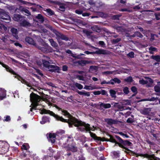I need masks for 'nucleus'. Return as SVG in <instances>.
<instances>
[{
	"mask_svg": "<svg viewBox=\"0 0 160 160\" xmlns=\"http://www.w3.org/2000/svg\"><path fill=\"white\" fill-rule=\"evenodd\" d=\"M57 108L59 110H61L62 114L66 117L68 118L67 120H68L69 126L70 128L72 127L73 125L77 127L78 131L81 132L88 131L91 129L90 128V124L86 123L85 122L79 120L75 117L72 115L66 110L62 109L57 106Z\"/></svg>",
	"mask_w": 160,
	"mask_h": 160,
	"instance_id": "f257e3e1",
	"label": "nucleus"
},
{
	"mask_svg": "<svg viewBox=\"0 0 160 160\" xmlns=\"http://www.w3.org/2000/svg\"><path fill=\"white\" fill-rule=\"evenodd\" d=\"M67 139L63 138L60 141L63 144L68 146V149L73 152H75L78 151V148L76 146V143L74 141L73 137L71 135H68Z\"/></svg>",
	"mask_w": 160,
	"mask_h": 160,
	"instance_id": "f03ea898",
	"label": "nucleus"
},
{
	"mask_svg": "<svg viewBox=\"0 0 160 160\" xmlns=\"http://www.w3.org/2000/svg\"><path fill=\"white\" fill-rule=\"evenodd\" d=\"M115 137L119 141V142H117L116 144H117L119 147L127 151H130L128 147H131L132 146L133 144L131 142L128 140H124L117 135H115Z\"/></svg>",
	"mask_w": 160,
	"mask_h": 160,
	"instance_id": "7ed1b4c3",
	"label": "nucleus"
},
{
	"mask_svg": "<svg viewBox=\"0 0 160 160\" xmlns=\"http://www.w3.org/2000/svg\"><path fill=\"white\" fill-rule=\"evenodd\" d=\"M46 28H49L56 35V38L57 39L59 43L60 44V42L59 40L61 39L62 40L67 41L69 40V38L66 36L60 33L56 30L53 28L52 27L48 24H44Z\"/></svg>",
	"mask_w": 160,
	"mask_h": 160,
	"instance_id": "20e7f679",
	"label": "nucleus"
},
{
	"mask_svg": "<svg viewBox=\"0 0 160 160\" xmlns=\"http://www.w3.org/2000/svg\"><path fill=\"white\" fill-rule=\"evenodd\" d=\"M42 61L43 67L49 70H60V69L59 67L56 65H50L51 62H49L44 59H42Z\"/></svg>",
	"mask_w": 160,
	"mask_h": 160,
	"instance_id": "39448f33",
	"label": "nucleus"
},
{
	"mask_svg": "<svg viewBox=\"0 0 160 160\" xmlns=\"http://www.w3.org/2000/svg\"><path fill=\"white\" fill-rule=\"evenodd\" d=\"M30 97L32 103H41V102H42L40 96L33 92H32L30 94Z\"/></svg>",
	"mask_w": 160,
	"mask_h": 160,
	"instance_id": "423d86ee",
	"label": "nucleus"
},
{
	"mask_svg": "<svg viewBox=\"0 0 160 160\" xmlns=\"http://www.w3.org/2000/svg\"><path fill=\"white\" fill-rule=\"evenodd\" d=\"M9 71L11 74H12L14 75H15L16 76H15V78H17L20 81H21V82L23 84H24L25 85H26L27 86L29 87H31V85L30 83H29L27 81L25 80L24 79H23L22 77H21L17 73L15 72L14 71Z\"/></svg>",
	"mask_w": 160,
	"mask_h": 160,
	"instance_id": "0eeeda50",
	"label": "nucleus"
},
{
	"mask_svg": "<svg viewBox=\"0 0 160 160\" xmlns=\"http://www.w3.org/2000/svg\"><path fill=\"white\" fill-rule=\"evenodd\" d=\"M35 47L44 53H47L51 52V48L45 43L42 44L41 46L37 44Z\"/></svg>",
	"mask_w": 160,
	"mask_h": 160,
	"instance_id": "6e6552de",
	"label": "nucleus"
},
{
	"mask_svg": "<svg viewBox=\"0 0 160 160\" xmlns=\"http://www.w3.org/2000/svg\"><path fill=\"white\" fill-rule=\"evenodd\" d=\"M0 18L6 22H8L10 21L11 19L9 15L4 11H0Z\"/></svg>",
	"mask_w": 160,
	"mask_h": 160,
	"instance_id": "1a4fd4ad",
	"label": "nucleus"
},
{
	"mask_svg": "<svg viewBox=\"0 0 160 160\" xmlns=\"http://www.w3.org/2000/svg\"><path fill=\"white\" fill-rule=\"evenodd\" d=\"M2 146L1 148L0 149V154L1 155L4 154L6 153L8 150L9 144L7 142H5Z\"/></svg>",
	"mask_w": 160,
	"mask_h": 160,
	"instance_id": "9d476101",
	"label": "nucleus"
},
{
	"mask_svg": "<svg viewBox=\"0 0 160 160\" xmlns=\"http://www.w3.org/2000/svg\"><path fill=\"white\" fill-rule=\"evenodd\" d=\"M51 116H53L58 121L64 123H67L69 124L68 120L64 118L62 116H60L57 114H56L53 112Z\"/></svg>",
	"mask_w": 160,
	"mask_h": 160,
	"instance_id": "9b49d317",
	"label": "nucleus"
},
{
	"mask_svg": "<svg viewBox=\"0 0 160 160\" xmlns=\"http://www.w3.org/2000/svg\"><path fill=\"white\" fill-rule=\"evenodd\" d=\"M104 122L108 125L111 126L112 124H116L118 123V121L111 118H105Z\"/></svg>",
	"mask_w": 160,
	"mask_h": 160,
	"instance_id": "f8f14e48",
	"label": "nucleus"
},
{
	"mask_svg": "<svg viewBox=\"0 0 160 160\" xmlns=\"http://www.w3.org/2000/svg\"><path fill=\"white\" fill-rule=\"evenodd\" d=\"M10 31L12 32V35L17 40L19 38L18 36V31L17 29L13 27H11L10 29Z\"/></svg>",
	"mask_w": 160,
	"mask_h": 160,
	"instance_id": "ddd939ff",
	"label": "nucleus"
},
{
	"mask_svg": "<svg viewBox=\"0 0 160 160\" xmlns=\"http://www.w3.org/2000/svg\"><path fill=\"white\" fill-rule=\"evenodd\" d=\"M35 18L38 20V22L40 23H42L44 21L46 22V21H47L48 22H49V21L46 19H44V17L41 14H38L35 17Z\"/></svg>",
	"mask_w": 160,
	"mask_h": 160,
	"instance_id": "4468645a",
	"label": "nucleus"
},
{
	"mask_svg": "<svg viewBox=\"0 0 160 160\" xmlns=\"http://www.w3.org/2000/svg\"><path fill=\"white\" fill-rule=\"evenodd\" d=\"M48 134H47V136L49 138V140H50L52 143H54L55 141V138L56 137V135L54 133H50L48 136Z\"/></svg>",
	"mask_w": 160,
	"mask_h": 160,
	"instance_id": "2eb2a0df",
	"label": "nucleus"
},
{
	"mask_svg": "<svg viewBox=\"0 0 160 160\" xmlns=\"http://www.w3.org/2000/svg\"><path fill=\"white\" fill-rule=\"evenodd\" d=\"M136 155L137 157L138 156H140L141 157H143L144 158H147L148 160L152 158H153V155H150L147 153L144 154H139L136 153Z\"/></svg>",
	"mask_w": 160,
	"mask_h": 160,
	"instance_id": "dca6fc26",
	"label": "nucleus"
},
{
	"mask_svg": "<svg viewBox=\"0 0 160 160\" xmlns=\"http://www.w3.org/2000/svg\"><path fill=\"white\" fill-rule=\"evenodd\" d=\"M151 111V108H146L141 110L140 111L141 113L145 115H148L149 114L150 111Z\"/></svg>",
	"mask_w": 160,
	"mask_h": 160,
	"instance_id": "f3484780",
	"label": "nucleus"
},
{
	"mask_svg": "<svg viewBox=\"0 0 160 160\" xmlns=\"http://www.w3.org/2000/svg\"><path fill=\"white\" fill-rule=\"evenodd\" d=\"M25 41L26 42H27L29 44L33 45L35 47L37 44L35 42L32 38L29 37H26L25 38Z\"/></svg>",
	"mask_w": 160,
	"mask_h": 160,
	"instance_id": "a211bd4d",
	"label": "nucleus"
},
{
	"mask_svg": "<svg viewBox=\"0 0 160 160\" xmlns=\"http://www.w3.org/2000/svg\"><path fill=\"white\" fill-rule=\"evenodd\" d=\"M98 50L94 52L95 54H102L103 55L107 54H108V51L105 50L99 49Z\"/></svg>",
	"mask_w": 160,
	"mask_h": 160,
	"instance_id": "6ab92c4d",
	"label": "nucleus"
},
{
	"mask_svg": "<svg viewBox=\"0 0 160 160\" xmlns=\"http://www.w3.org/2000/svg\"><path fill=\"white\" fill-rule=\"evenodd\" d=\"M21 26L24 27H30L31 26V24L26 20H24L21 21L20 23Z\"/></svg>",
	"mask_w": 160,
	"mask_h": 160,
	"instance_id": "aec40b11",
	"label": "nucleus"
},
{
	"mask_svg": "<svg viewBox=\"0 0 160 160\" xmlns=\"http://www.w3.org/2000/svg\"><path fill=\"white\" fill-rule=\"evenodd\" d=\"M6 91L4 89L1 88L0 89V100H2L6 97Z\"/></svg>",
	"mask_w": 160,
	"mask_h": 160,
	"instance_id": "412c9836",
	"label": "nucleus"
},
{
	"mask_svg": "<svg viewBox=\"0 0 160 160\" xmlns=\"http://www.w3.org/2000/svg\"><path fill=\"white\" fill-rule=\"evenodd\" d=\"M50 42L51 45L56 49H58V44L55 42L54 40L52 38H50L48 39Z\"/></svg>",
	"mask_w": 160,
	"mask_h": 160,
	"instance_id": "4be33fe9",
	"label": "nucleus"
},
{
	"mask_svg": "<svg viewBox=\"0 0 160 160\" xmlns=\"http://www.w3.org/2000/svg\"><path fill=\"white\" fill-rule=\"evenodd\" d=\"M110 82H112L111 83V84L113 85L114 83H117V84H120L121 83V81L119 79L117 78H112L110 80Z\"/></svg>",
	"mask_w": 160,
	"mask_h": 160,
	"instance_id": "5701e85b",
	"label": "nucleus"
},
{
	"mask_svg": "<svg viewBox=\"0 0 160 160\" xmlns=\"http://www.w3.org/2000/svg\"><path fill=\"white\" fill-rule=\"evenodd\" d=\"M40 111H41L40 113L41 114H48L50 115L51 116H52L53 112L50 111L49 110H47L43 108L42 110H41Z\"/></svg>",
	"mask_w": 160,
	"mask_h": 160,
	"instance_id": "b1692460",
	"label": "nucleus"
},
{
	"mask_svg": "<svg viewBox=\"0 0 160 160\" xmlns=\"http://www.w3.org/2000/svg\"><path fill=\"white\" fill-rule=\"evenodd\" d=\"M47 122H49V118L47 116H43L40 123L42 124H43Z\"/></svg>",
	"mask_w": 160,
	"mask_h": 160,
	"instance_id": "393cba45",
	"label": "nucleus"
},
{
	"mask_svg": "<svg viewBox=\"0 0 160 160\" xmlns=\"http://www.w3.org/2000/svg\"><path fill=\"white\" fill-rule=\"evenodd\" d=\"M100 106L104 108L107 109L110 108L111 107V105L110 103H104L101 102L100 104Z\"/></svg>",
	"mask_w": 160,
	"mask_h": 160,
	"instance_id": "a878e982",
	"label": "nucleus"
},
{
	"mask_svg": "<svg viewBox=\"0 0 160 160\" xmlns=\"http://www.w3.org/2000/svg\"><path fill=\"white\" fill-rule=\"evenodd\" d=\"M110 95L112 98L115 99L116 98V91L113 89H110L109 91Z\"/></svg>",
	"mask_w": 160,
	"mask_h": 160,
	"instance_id": "bb28decb",
	"label": "nucleus"
},
{
	"mask_svg": "<svg viewBox=\"0 0 160 160\" xmlns=\"http://www.w3.org/2000/svg\"><path fill=\"white\" fill-rule=\"evenodd\" d=\"M30 147L29 144L27 143H24L22 145L21 147V149L22 150H25L26 151H28V149Z\"/></svg>",
	"mask_w": 160,
	"mask_h": 160,
	"instance_id": "cd10ccee",
	"label": "nucleus"
},
{
	"mask_svg": "<svg viewBox=\"0 0 160 160\" xmlns=\"http://www.w3.org/2000/svg\"><path fill=\"white\" fill-rule=\"evenodd\" d=\"M91 29L93 31L97 32H100L101 29L100 28L98 27L97 25H94L91 27Z\"/></svg>",
	"mask_w": 160,
	"mask_h": 160,
	"instance_id": "c85d7f7f",
	"label": "nucleus"
},
{
	"mask_svg": "<svg viewBox=\"0 0 160 160\" xmlns=\"http://www.w3.org/2000/svg\"><path fill=\"white\" fill-rule=\"evenodd\" d=\"M30 152L28 151H25L24 152L23 151L21 153L19 157L20 158H22L26 157L27 155L29 154Z\"/></svg>",
	"mask_w": 160,
	"mask_h": 160,
	"instance_id": "c756f323",
	"label": "nucleus"
},
{
	"mask_svg": "<svg viewBox=\"0 0 160 160\" xmlns=\"http://www.w3.org/2000/svg\"><path fill=\"white\" fill-rule=\"evenodd\" d=\"M109 136L110 138H109L110 142L112 143H115V145H118L117 144H116V143L119 142H117L114 137L111 135H109Z\"/></svg>",
	"mask_w": 160,
	"mask_h": 160,
	"instance_id": "7c9ffc66",
	"label": "nucleus"
},
{
	"mask_svg": "<svg viewBox=\"0 0 160 160\" xmlns=\"http://www.w3.org/2000/svg\"><path fill=\"white\" fill-rule=\"evenodd\" d=\"M32 108H33V109L36 110L40 109L39 108H37V107L38 106L41 105V103H32Z\"/></svg>",
	"mask_w": 160,
	"mask_h": 160,
	"instance_id": "2f4dec72",
	"label": "nucleus"
},
{
	"mask_svg": "<svg viewBox=\"0 0 160 160\" xmlns=\"http://www.w3.org/2000/svg\"><path fill=\"white\" fill-rule=\"evenodd\" d=\"M22 18L21 15L19 14H14L13 17V19L16 21H18Z\"/></svg>",
	"mask_w": 160,
	"mask_h": 160,
	"instance_id": "473e14b6",
	"label": "nucleus"
},
{
	"mask_svg": "<svg viewBox=\"0 0 160 160\" xmlns=\"http://www.w3.org/2000/svg\"><path fill=\"white\" fill-rule=\"evenodd\" d=\"M151 58L157 62H160V55H152L151 56Z\"/></svg>",
	"mask_w": 160,
	"mask_h": 160,
	"instance_id": "72a5a7b5",
	"label": "nucleus"
},
{
	"mask_svg": "<svg viewBox=\"0 0 160 160\" xmlns=\"http://www.w3.org/2000/svg\"><path fill=\"white\" fill-rule=\"evenodd\" d=\"M78 64L81 66H83L85 65L86 63H89V62L84 60H82L80 61H78Z\"/></svg>",
	"mask_w": 160,
	"mask_h": 160,
	"instance_id": "f704fd0d",
	"label": "nucleus"
},
{
	"mask_svg": "<svg viewBox=\"0 0 160 160\" xmlns=\"http://www.w3.org/2000/svg\"><path fill=\"white\" fill-rule=\"evenodd\" d=\"M155 101V98L154 97H152L151 98H148L143 99H142L141 101Z\"/></svg>",
	"mask_w": 160,
	"mask_h": 160,
	"instance_id": "c9c22d12",
	"label": "nucleus"
},
{
	"mask_svg": "<svg viewBox=\"0 0 160 160\" xmlns=\"http://www.w3.org/2000/svg\"><path fill=\"white\" fill-rule=\"evenodd\" d=\"M89 127H90V129H91V130H90V131H84V132H89V133L90 134V135H91V136L92 137H93V138H95V137L96 136V134H95V133H92L91 132H90V131H93V129L92 128H91V127L90 126V125L89 126Z\"/></svg>",
	"mask_w": 160,
	"mask_h": 160,
	"instance_id": "e433bc0d",
	"label": "nucleus"
},
{
	"mask_svg": "<svg viewBox=\"0 0 160 160\" xmlns=\"http://www.w3.org/2000/svg\"><path fill=\"white\" fill-rule=\"evenodd\" d=\"M124 80L127 82H132L133 79L132 77L129 76L127 77L126 78H125Z\"/></svg>",
	"mask_w": 160,
	"mask_h": 160,
	"instance_id": "4c0bfd02",
	"label": "nucleus"
},
{
	"mask_svg": "<svg viewBox=\"0 0 160 160\" xmlns=\"http://www.w3.org/2000/svg\"><path fill=\"white\" fill-rule=\"evenodd\" d=\"M157 49L156 48L152 47H150L149 49V52L152 54H153V52L156 51Z\"/></svg>",
	"mask_w": 160,
	"mask_h": 160,
	"instance_id": "58836bf2",
	"label": "nucleus"
},
{
	"mask_svg": "<svg viewBox=\"0 0 160 160\" xmlns=\"http://www.w3.org/2000/svg\"><path fill=\"white\" fill-rule=\"evenodd\" d=\"M45 11L48 13L49 15H52L54 14V12L50 9H47Z\"/></svg>",
	"mask_w": 160,
	"mask_h": 160,
	"instance_id": "ea45409f",
	"label": "nucleus"
},
{
	"mask_svg": "<svg viewBox=\"0 0 160 160\" xmlns=\"http://www.w3.org/2000/svg\"><path fill=\"white\" fill-rule=\"evenodd\" d=\"M75 78L78 79L79 80H84V77L82 75H76L75 76Z\"/></svg>",
	"mask_w": 160,
	"mask_h": 160,
	"instance_id": "a19ab883",
	"label": "nucleus"
},
{
	"mask_svg": "<svg viewBox=\"0 0 160 160\" xmlns=\"http://www.w3.org/2000/svg\"><path fill=\"white\" fill-rule=\"evenodd\" d=\"M121 14L113 15L112 17V19L113 20H119V17H121Z\"/></svg>",
	"mask_w": 160,
	"mask_h": 160,
	"instance_id": "79ce46f5",
	"label": "nucleus"
},
{
	"mask_svg": "<svg viewBox=\"0 0 160 160\" xmlns=\"http://www.w3.org/2000/svg\"><path fill=\"white\" fill-rule=\"evenodd\" d=\"M123 92L125 94H127L129 92L128 88L127 87H124L123 88Z\"/></svg>",
	"mask_w": 160,
	"mask_h": 160,
	"instance_id": "37998d69",
	"label": "nucleus"
},
{
	"mask_svg": "<svg viewBox=\"0 0 160 160\" xmlns=\"http://www.w3.org/2000/svg\"><path fill=\"white\" fill-rule=\"evenodd\" d=\"M75 85L79 89H82L83 87V86L82 85L78 82L75 83Z\"/></svg>",
	"mask_w": 160,
	"mask_h": 160,
	"instance_id": "c03bdc74",
	"label": "nucleus"
},
{
	"mask_svg": "<svg viewBox=\"0 0 160 160\" xmlns=\"http://www.w3.org/2000/svg\"><path fill=\"white\" fill-rule=\"evenodd\" d=\"M139 83L140 84L145 85L147 84L148 83V81L147 80H145L143 79H142L139 80Z\"/></svg>",
	"mask_w": 160,
	"mask_h": 160,
	"instance_id": "a18cd8bd",
	"label": "nucleus"
},
{
	"mask_svg": "<svg viewBox=\"0 0 160 160\" xmlns=\"http://www.w3.org/2000/svg\"><path fill=\"white\" fill-rule=\"evenodd\" d=\"M131 91L134 93H137V89L135 86H133L131 88Z\"/></svg>",
	"mask_w": 160,
	"mask_h": 160,
	"instance_id": "49530a36",
	"label": "nucleus"
},
{
	"mask_svg": "<svg viewBox=\"0 0 160 160\" xmlns=\"http://www.w3.org/2000/svg\"><path fill=\"white\" fill-rule=\"evenodd\" d=\"M154 91L157 92H160V87L157 85H156L154 87Z\"/></svg>",
	"mask_w": 160,
	"mask_h": 160,
	"instance_id": "de8ad7c7",
	"label": "nucleus"
},
{
	"mask_svg": "<svg viewBox=\"0 0 160 160\" xmlns=\"http://www.w3.org/2000/svg\"><path fill=\"white\" fill-rule=\"evenodd\" d=\"M135 32V35L136 36L140 38H142L143 37V36L142 34L139 32L136 31Z\"/></svg>",
	"mask_w": 160,
	"mask_h": 160,
	"instance_id": "09e8293b",
	"label": "nucleus"
},
{
	"mask_svg": "<svg viewBox=\"0 0 160 160\" xmlns=\"http://www.w3.org/2000/svg\"><path fill=\"white\" fill-rule=\"evenodd\" d=\"M121 40L120 38H117L116 39H113L112 40V42L113 44H115L116 43H118Z\"/></svg>",
	"mask_w": 160,
	"mask_h": 160,
	"instance_id": "8fccbe9b",
	"label": "nucleus"
},
{
	"mask_svg": "<svg viewBox=\"0 0 160 160\" xmlns=\"http://www.w3.org/2000/svg\"><path fill=\"white\" fill-rule=\"evenodd\" d=\"M127 56L130 58H132L134 57V53L131 52L127 54Z\"/></svg>",
	"mask_w": 160,
	"mask_h": 160,
	"instance_id": "3c124183",
	"label": "nucleus"
},
{
	"mask_svg": "<svg viewBox=\"0 0 160 160\" xmlns=\"http://www.w3.org/2000/svg\"><path fill=\"white\" fill-rule=\"evenodd\" d=\"M83 32L85 33L88 36H89L90 35V34L92 33V32H90L89 31L87 30H83Z\"/></svg>",
	"mask_w": 160,
	"mask_h": 160,
	"instance_id": "603ef678",
	"label": "nucleus"
},
{
	"mask_svg": "<svg viewBox=\"0 0 160 160\" xmlns=\"http://www.w3.org/2000/svg\"><path fill=\"white\" fill-rule=\"evenodd\" d=\"M113 71H106L104 72H102V73L103 74H105L106 75H109L113 73Z\"/></svg>",
	"mask_w": 160,
	"mask_h": 160,
	"instance_id": "864d4df0",
	"label": "nucleus"
},
{
	"mask_svg": "<svg viewBox=\"0 0 160 160\" xmlns=\"http://www.w3.org/2000/svg\"><path fill=\"white\" fill-rule=\"evenodd\" d=\"M0 29L2 30H3L5 31L7 30V28L4 25L1 24L0 25Z\"/></svg>",
	"mask_w": 160,
	"mask_h": 160,
	"instance_id": "5fc2aeb1",
	"label": "nucleus"
},
{
	"mask_svg": "<svg viewBox=\"0 0 160 160\" xmlns=\"http://www.w3.org/2000/svg\"><path fill=\"white\" fill-rule=\"evenodd\" d=\"M84 89L86 90H92L93 88L90 86L85 85L84 88Z\"/></svg>",
	"mask_w": 160,
	"mask_h": 160,
	"instance_id": "6e6d98bb",
	"label": "nucleus"
},
{
	"mask_svg": "<svg viewBox=\"0 0 160 160\" xmlns=\"http://www.w3.org/2000/svg\"><path fill=\"white\" fill-rule=\"evenodd\" d=\"M112 82H110V80L108 82H107L105 80H104L102 82H101V84L102 85L107 84H111V83H112Z\"/></svg>",
	"mask_w": 160,
	"mask_h": 160,
	"instance_id": "4d7b16f0",
	"label": "nucleus"
},
{
	"mask_svg": "<svg viewBox=\"0 0 160 160\" xmlns=\"http://www.w3.org/2000/svg\"><path fill=\"white\" fill-rule=\"evenodd\" d=\"M5 119L4 120V121L9 122L11 120V118L9 116L7 115L6 117H4Z\"/></svg>",
	"mask_w": 160,
	"mask_h": 160,
	"instance_id": "13d9d810",
	"label": "nucleus"
},
{
	"mask_svg": "<svg viewBox=\"0 0 160 160\" xmlns=\"http://www.w3.org/2000/svg\"><path fill=\"white\" fill-rule=\"evenodd\" d=\"M134 122V120L133 119L131 118H128L127 120V122L129 123H132Z\"/></svg>",
	"mask_w": 160,
	"mask_h": 160,
	"instance_id": "bf43d9fd",
	"label": "nucleus"
},
{
	"mask_svg": "<svg viewBox=\"0 0 160 160\" xmlns=\"http://www.w3.org/2000/svg\"><path fill=\"white\" fill-rule=\"evenodd\" d=\"M49 2H50V3H53L55 4H58V5H60V3L58 2V1H52V0H49Z\"/></svg>",
	"mask_w": 160,
	"mask_h": 160,
	"instance_id": "052dcab7",
	"label": "nucleus"
},
{
	"mask_svg": "<svg viewBox=\"0 0 160 160\" xmlns=\"http://www.w3.org/2000/svg\"><path fill=\"white\" fill-rule=\"evenodd\" d=\"M23 12H24L25 13L28 14L27 15H31V14L29 11L25 8L24 9V10Z\"/></svg>",
	"mask_w": 160,
	"mask_h": 160,
	"instance_id": "680f3d73",
	"label": "nucleus"
},
{
	"mask_svg": "<svg viewBox=\"0 0 160 160\" xmlns=\"http://www.w3.org/2000/svg\"><path fill=\"white\" fill-rule=\"evenodd\" d=\"M12 150L13 152H18V148L15 147H12Z\"/></svg>",
	"mask_w": 160,
	"mask_h": 160,
	"instance_id": "e2e57ef3",
	"label": "nucleus"
},
{
	"mask_svg": "<svg viewBox=\"0 0 160 160\" xmlns=\"http://www.w3.org/2000/svg\"><path fill=\"white\" fill-rule=\"evenodd\" d=\"M149 160H160V158L154 156L153 155V158H152Z\"/></svg>",
	"mask_w": 160,
	"mask_h": 160,
	"instance_id": "0e129e2a",
	"label": "nucleus"
},
{
	"mask_svg": "<svg viewBox=\"0 0 160 160\" xmlns=\"http://www.w3.org/2000/svg\"><path fill=\"white\" fill-rule=\"evenodd\" d=\"M147 143L149 144L150 145H153L154 144V143L153 142H151L149 140V139H147L146 141Z\"/></svg>",
	"mask_w": 160,
	"mask_h": 160,
	"instance_id": "69168bd1",
	"label": "nucleus"
},
{
	"mask_svg": "<svg viewBox=\"0 0 160 160\" xmlns=\"http://www.w3.org/2000/svg\"><path fill=\"white\" fill-rule=\"evenodd\" d=\"M93 93L95 95H99L101 94V91H94L93 92Z\"/></svg>",
	"mask_w": 160,
	"mask_h": 160,
	"instance_id": "338daca9",
	"label": "nucleus"
},
{
	"mask_svg": "<svg viewBox=\"0 0 160 160\" xmlns=\"http://www.w3.org/2000/svg\"><path fill=\"white\" fill-rule=\"evenodd\" d=\"M78 158V160H85V158L82 155L79 156Z\"/></svg>",
	"mask_w": 160,
	"mask_h": 160,
	"instance_id": "774afa93",
	"label": "nucleus"
}]
</instances>
